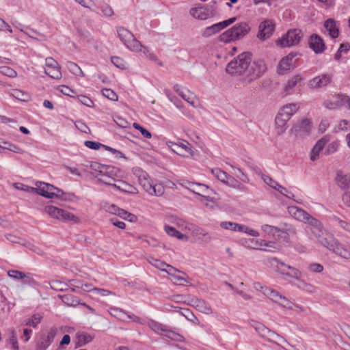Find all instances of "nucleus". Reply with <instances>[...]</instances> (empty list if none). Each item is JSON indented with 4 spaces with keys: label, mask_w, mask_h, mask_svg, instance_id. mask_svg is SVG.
I'll return each mask as SVG.
<instances>
[{
    "label": "nucleus",
    "mask_w": 350,
    "mask_h": 350,
    "mask_svg": "<svg viewBox=\"0 0 350 350\" xmlns=\"http://www.w3.org/2000/svg\"><path fill=\"white\" fill-rule=\"evenodd\" d=\"M252 59V54L244 52L228 63L226 72L230 75H242L246 77V71Z\"/></svg>",
    "instance_id": "obj_1"
},
{
    "label": "nucleus",
    "mask_w": 350,
    "mask_h": 350,
    "mask_svg": "<svg viewBox=\"0 0 350 350\" xmlns=\"http://www.w3.org/2000/svg\"><path fill=\"white\" fill-rule=\"evenodd\" d=\"M250 29V25L245 22L237 23L221 33L219 36V40L224 42H230L240 40L247 35Z\"/></svg>",
    "instance_id": "obj_2"
},
{
    "label": "nucleus",
    "mask_w": 350,
    "mask_h": 350,
    "mask_svg": "<svg viewBox=\"0 0 350 350\" xmlns=\"http://www.w3.org/2000/svg\"><path fill=\"white\" fill-rule=\"evenodd\" d=\"M307 230H309L317 239L318 241L324 247H329V241L332 239L321 222L314 217H312L307 224Z\"/></svg>",
    "instance_id": "obj_3"
},
{
    "label": "nucleus",
    "mask_w": 350,
    "mask_h": 350,
    "mask_svg": "<svg viewBox=\"0 0 350 350\" xmlns=\"http://www.w3.org/2000/svg\"><path fill=\"white\" fill-rule=\"evenodd\" d=\"M102 169L100 176L96 175L95 177L98 178L99 183L113 187V185H116L121 178L120 170L111 165H105Z\"/></svg>",
    "instance_id": "obj_4"
},
{
    "label": "nucleus",
    "mask_w": 350,
    "mask_h": 350,
    "mask_svg": "<svg viewBox=\"0 0 350 350\" xmlns=\"http://www.w3.org/2000/svg\"><path fill=\"white\" fill-rule=\"evenodd\" d=\"M44 211L51 217L64 222H72L78 224L80 222L79 218L67 210L59 208L54 206H46Z\"/></svg>",
    "instance_id": "obj_5"
},
{
    "label": "nucleus",
    "mask_w": 350,
    "mask_h": 350,
    "mask_svg": "<svg viewBox=\"0 0 350 350\" xmlns=\"http://www.w3.org/2000/svg\"><path fill=\"white\" fill-rule=\"evenodd\" d=\"M118 38L125 46L131 51H139L142 49V43L135 38L132 32L127 29L120 27L117 29Z\"/></svg>",
    "instance_id": "obj_6"
},
{
    "label": "nucleus",
    "mask_w": 350,
    "mask_h": 350,
    "mask_svg": "<svg viewBox=\"0 0 350 350\" xmlns=\"http://www.w3.org/2000/svg\"><path fill=\"white\" fill-rule=\"evenodd\" d=\"M267 66L262 59H257L249 63L247 70L246 71V77L249 81L255 80L261 77L267 70Z\"/></svg>",
    "instance_id": "obj_7"
},
{
    "label": "nucleus",
    "mask_w": 350,
    "mask_h": 350,
    "mask_svg": "<svg viewBox=\"0 0 350 350\" xmlns=\"http://www.w3.org/2000/svg\"><path fill=\"white\" fill-rule=\"evenodd\" d=\"M250 325L259 334V335L270 342L278 343L277 339L283 340V337L269 329L260 322L251 320Z\"/></svg>",
    "instance_id": "obj_8"
},
{
    "label": "nucleus",
    "mask_w": 350,
    "mask_h": 350,
    "mask_svg": "<svg viewBox=\"0 0 350 350\" xmlns=\"http://www.w3.org/2000/svg\"><path fill=\"white\" fill-rule=\"evenodd\" d=\"M301 31L299 29H294L288 31L280 39L276 41L278 46L281 47H289L299 44L301 38Z\"/></svg>",
    "instance_id": "obj_9"
},
{
    "label": "nucleus",
    "mask_w": 350,
    "mask_h": 350,
    "mask_svg": "<svg viewBox=\"0 0 350 350\" xmlns=\"http://www.w3.org/2000/svg\"><path fill=\"white\" fill-rule=\"evenodd\" d=\"M236 17H232L228 20H225L224 21L213 24L211 26L207 27L204 30L202 35L204 37H210L219 32L220 31L227 27L228 26L232 25L236 21Z\"/></svg>",
    "instance_id": "obj_10"
},
{
    "label": "nucleus",
    "mask_w": 350,
    "mask_h": 350,
    "mask_svg": "<svg viewBox=\"0 0 350 350\" xmlns=\"http://www.w3.org/2000/svg\"><path fill=\"white\" fill-rule=\"evenodd\" d=\"M332 75L324 73L309 80L308 82V85L311 89L322 88L331 83L332 81Z\"/></svg>",
    "instance_id": "obj_11"
},
{
    "label": "nucleus",
    "mask_w": 350,
    "mask_h": 350,
    "mask_svg": "<svg viewBox=\"0 0 350 350\" xmlns=\"http://www.w3.org/2000/svg\"><path fill=\"white\" fill-rule=\"evenodd\" d=\"M297 55V53H290L280 61L278 65L279 74L284 75L295 68L296 60L294 58Z\"/></svg>",
    "instance_id": "obj_12"
},
{
    "label": "nucleus",
    "mask_w": 350,
    "mask_h": 350,
    "mask_svg": "<svg viewBox=\"0 0 350 350\" xmlns=\"http://www.w3.org/2000/svg\"><path fill=\"white\" fill-rule=\"evenodd\" d=\"M185 187L193 193L200 196V201L204 202V200H209L208 196H205L208 191V187L204 184L196 183L192 182H187Z\"/></svg>",
    "instance_id": "obj_13"
},
{
    "label": "nucleus",
    "mask_w": 350,
    "mask_h": 350,
    "mask_svg": "<svg viewBox=\"0 0 350 350\" xmlns=\"http://www.w3.org/2000/svg\"><path fill=\"white\" fill-rule=\"evenodd\" d=\"M45 73L53 79H60L62 72L58 62L52 57L46 58Z\"/></svg>",
    "instance_id": "obj_14"
},
{
    "label": "nucleus",
    "mask_w": 350,
    "mask_h": 350,
    "mask_svg": "<svg viewBox=\"0 0 350 350\" xmlns=\"http://www.w3.org/2000/svg\"><path fill=\"white\" fill-rule=\"evenodd\" d=\"M288 212L290 215L295 219L301 221L306 224H307L309 220H310V219L312 217V215H310L304 209L296 206H288Z\"/></svg>",
    "instance_id": "obj_15"
},
{
    "label": "nucleus",
    "mask_w": 350,
    "mask_h": 350,
    "mask_svg": "<svg viewBox=\"0 0 350 350\" xmlns=\"http://www.w3.org/2000/svg\"><path fill=\"white\" fill-rule=\"evenodd\" d=\"M189 305L205 314H211L213 312L211 305L205 300L192 297L189 299Z\"/></svg>",
    "instance_id": "obj_16"
},
{
    "label": "nucleus",
    "mask_w": 350,
    "mask_h": 350,
    "mask_svg": "<svg viewBox=\"0 0 350 350\" xmlns=\"http://www.w3.org/2000/svg\"><path fill=\"white\" fill-rule=\"evenodd\" d=\"M275 28V25L272 21L267 19L261 22L259 25V31L258 33V38L260 40H265L269 38L273 33Z\"/></svg>",
    "instance_id": "obj_17"
},
{
    "label": "nucleus",
    "mask_w": 350,
    "mask_h": 350,
    "mask_svg": "<svg viewBox=\"0 0 350 350\" xmlns=\"http://www.w3.org/2000/svg\"><path fill=\"white\" fill-rule=\"evenodd\" d=\"M53 190H55V187L53 185L40 182L36 183V187H29L27 191L36 192L42 196L49 198V196L53 195Z\"/></svg>",
    "instance_id": "obj_18"
},
{
    "label": "nucleus",
    "mask_w": 350,
    "mask_h": 350,
    "mask_svg": "<svg viewBox=\"0 0 350 350\" xmlns=\"http://www.w3.org/2000/svg\"><path fill=\"white\" fill-rule=\"evenodd\" d=\"M304 80V77L301 74H297L286 81L284 85V91L286 94H293L297 87L298 83L301 82Z\"/></svg>",
    "instance_id": "obj_19"
},
{
    "label": "nucleus",
    "mask_w": 350,
    "mask_h": 350,
    "mask_svg": "<svg viewBox=\"0 0 350 350\" xmlns=\"http://www.w3.org/2000/svg\"><path fill=\"white\" fill-rule=\"evenodd\" d=\"M174 90L180 95L185 100L188 102L193 107H196V96L185 88L181 87L176 84L174 86Z\"/></svg>",
    "instance_id": "obj_20"
},
{
    "label": "nucleus",
    "mask_w": 350,
    "mask_h": 350,
    "mask_svg": "<svg viewBox=\"0 0 350 350\" xmlns=\"http://www.w3.org/2000/svg\"><path fill=\"white\" fill-rule=\"evenodd\" d=\"M138 181L140 185L148 193H155V188L150 182V178L146 172L139 170L137 172Z\"/></svg>",
    "instance_id": "obj_21"
},
{
    "label": "nucleus",
    "mask_w": 350,
    "mask_h": 350,
    "mask_svg": "<svg viewBox=\"0 0 350 350\" xmlns=\"http://www.w3.org/2000/svg\"><path fill=\"white\" fill-rule=\"evenodd\" d=\"M310 120L308 119H304L300 122L295 124L291 131L296 136H302L310 131Z\"/></svg>",
    "instance_id": "obj_22"
},
{
    "label": "nucleus",
    "mask_w": 350,
    "mask_h": 350,
    "mask_svg": "<svg viewBox=\"0 0 350 350\" xmlns=\"http://www.w3.org/2000/svg\"><path fill=\"white\" fill-rule=\"evenodd\" d=\"M310 46L316 53H323L325 49L323 40L317 34L311 36Z\"/></svg>",
    "instance_id": "obj_23"
},
{
    "label": "nucleus",
    "mask_w": 350,
    "mask_h": 350,
    "mask_svg": "<svg viewBox=\"0 0 350 350\" xmlns=\"http://www.w3.org/2000/svg\"><path fill=\"white\" fill-rule=\"evenodd\" d=\"M190 14L193 18L199 20H206L213 16L212 13L204 7L192 8L190 10Z\"/></svg>",
    "instance_id": "obj_24"
},
{
    "label": "nucleus",
    "mask_w": 350,
    "mask_h": 350,
    "mask_svg": "<svg viewBox=\"0 0 350 350\" xmlns=\"http://www.w3.org/2000/svg\"><path fill=\"white\" fill-rule=\"evenodd\" d=\"M299 107L297 104L290 103L282 107L278 113L283 116L286 120H290L291 116L297 112Z\"/></svg>",
    "instance_id": "obj_25"
},
{
    "label": "nucleus",
    "mask_w": 350,
    "mask_h": 350,
    "mask_svg": "<svg viewBox=\"0 0 350 350\" xmlns=\"http://www.w3.org/2000/svg\"><path fill=\"white\" fill-rule=\"evenodd\" d=\"M267 265L280 274L281 271H286V269L290 267V265H286L275 257L267 258Z\"/></svg>",
    "instance_id": "obj_26"
},
{
    "label": "nucleus",
    "mask_w": 350,
    "mask_h": 350,
    "mask_svg": "<svg viewBox=\"0 0 350 350\" xmlns=\"http://www.w3.org/2000/svg\"><path fill=\"white\" fill-rule=\"evenodd\" d=\"M113 188L131 194H137L138 193V190L136 187L120 180V178H119L116 185H113Z\"/></svg>",
    "instance_id": "obj_27"
},
{
    "label": "nucleus",
    "mask_w": 350,
    "mask_h": 350,
    "mask_svg": "<svg viewBox=\"0 0 350 350\" xmlns=\"http://www.w3.org/2000/svg\"><path fill=\"white\" fill-rule=\"evenodd\" d=\"M288 120L284 119L283 116L278 113L275 119V125L277 134L281 135L287 129V122Z\"/></svg>",
    "instance_id": "obj_28"
},
{
    "label": "nucleus",
    "mask_w": 350,
    "mask_h": 350,
    "mask_svg": "<svg viewBox=\"0 0 350 350\" xmlns=\"http://www.w3.org/2000/svg\"><path fill=\"white\" fill-rule=\"evenodd\" d=\"M329 245H330V247H327L329 250L333 251L336 254H338L345 258H348L349 257V256H350L349 252L346 249H344L340 245L336 244L334 243V240L333 239V238L329 241Z\"/></svg>",
    "instance_id": "obj_29"
},
{
    "label": "nucleus",
    "mask_w": 350,
    "mask_h": 350,
    "mask_svg": "<svg viewBox=\"0 0 350 350\" xmlns=\"http://www.w3.org/2000/svg\"><path fill=\"white\" fill-rule=\"evenodd\" d=\"M324 27L329 31V34L332 38H336L338 36V29L336 26V23L334 19L329 18L325 21Z\"/></svg>",
    "instance_id": "obj_30"
},
{
    "label": "nucleus",
    "mask_w": 350,
    "mask_h": 350,
    "mask_svg": "<svg viewBox=\"0 0 350 350\" xmlns=\"http://www.w3.org/2000/svg\"><path fill=\"white\" fill-rule=\"evenodd\" d=\"M149 262L154 267H156L161 271H169V270H173L175 272L179 271L177 269L173 267L172 266H171L160 260H157L155 258H151V260H149Z\"/></svg>",
    "instance_id": "obj_31"
},
{
    "label": "nucleus",
    "mask_w": 350,
    "mask_h": 350,
    "mask_svg": "<svg viewBox=\"0 0 350 350\" xmlns=\"http://www.w3.org/2000/svg\"><path fill=\"white\" fill-rule=\"evenodd\" d=\"M327 141L322 138L319 139L313 147L310 153V159L312 161H315L318 159L319 152L323 150L325 146Z\"/></svg>",
    "instance_id": "obj_32"
},
{
    "label": "nucleus",
    "mask_w": 350,
    "mask_h": 350,
    "mask_svg": "<svg viewBox=\"0 0 350 350\" xmlns=\"http://www.w3.org/2000/svg\"><path fill=\"white\" fill-rule=\"evenodd\" d=\"M59 298L65 304L69 306H75L80 304V299L71 294L59 295Z\"/></svg>",
    "instance_id": "obj_33"
},
{
    "label": "nucleus",
    "mask_w": 350,
    "mask_h": 350,
    "mask_svg": "<svg viewBox=\"0 0 350 350\" xmlns=\"http://www.w3.org/2000/svg\"><path fill=\"white\" fill-rule=\"evenodd\" d=\"M92 340V337L87 333H77L75 336L76 348L82 347Z\"/></svg>",
    "instance_id": "obj_34"
},
{
    "label": "nucleus",
    "mask_w": 350,
    "mask_h": 350,
    "mask_svg": "<svg viewBox=\"0 0 350 350\" xmlns=\"http://www.w3.org/2000/svg\"><path fill=\"white\" fill-rule=\"evenodd\" d=\"M49 198L56 197L64 200L70 201L74 198L75 196L72 193H65L62 190L55 187V190H53V195L49 196Z\"/></svg>",
    "instance_id": "obj_35"
},
{
    "label": "nucleus",
    "mask_w": 350,
    "mask_h": 350,
    "mask_svg": "<svg viewBox=\"0 0 350 350\" xmlns=\"http://www.w3.org/2000/svg\"><path fill=\"white\" fill-rule=\"evenodd\" d=\"M6 238L9 241H10L12 243L20 244V245H23L29 249H32L31 247H33V244H31L30 242H29L26 240H24V239H23L14 234H7Z\"/></svg>",
    "instance_id": "obj_36"
},
{
    "label": "nucleus",
    "mask_w": 350,
    "mask_h": 350,
    "mask_svg": "<svg viewBox=\"0 0 350 350\" xmlns=\"http://www.w3.org/2000/svg\"><path fill=\"white\" fill-rule=\"evenodd\" d=\"M8 93L10 96L21 101L27 102L30 100L29 94L21 90L14 89L9 91Z\"/></svg>",
    "instance_id": "obj_37"
},
{
    "label": "nucleus",
    "mask_w": 350,
    "mask_h": 350,
    "mask_svg": "<svg viewBox=\"0 0 350 350\" xmlns=\"http://www.w3.org/2000/svg\"><path fill=\"white\" fill-rule=\"evenodd\" d=\"M166 145L167 146V147L170 149H171L173 152L176 153L177 154H178L181 157H188V155H187L188 154H187L185 152V150H184L185 148L180 147L179 144L175 143V142H173L171 141H168L166 142Z\"/></svg>",
    "instance_id": "obj_38"
},
{
    "label": "nucleus",
    "mask_w": 350,
    "mask_h": 350,
    "mask_svg": "<svg viewBox=\"0 0 350 350\" xmlns=\"http://www.w3.org/2000/svg\"><path fill=\"white\" fill-rule=\"evenodd\" d=\"M42 319V314L40 313H36L33 314L30 318H29L27 321H25V325L27 326H30L33 328H36L37 327L38 324L40 323Z\"/></svg>",
    "instance_id": "obj_39"
},
{
    "label": "nucleus",
    "mask_w": 350,
    "mask_h": 350,
    "mask_svg": "<svg viewBox=\"0 0 350 350\" xmlns=\"http://www.w3.org/2000/svg\"><path fill=\"white\" fill-rule=\"evenodd\" d=\"M263 294L273 301L278 303L280 299H281V294L273 289L265 287L263 290Z\"/></svg>",
    "instance_id": "obj_40"
},
{
    "label": "nucleus",
    "mask_w": 350,
    "mask_h": 350,
    "mask_svg": "<svg viewBox=\"0 0 350 350\" xmlns=\"http://www.w3.org/2000/svg\"><path fill=\"white\" fill-rule=\"evenodd\" d=\"M148 327L155 333L163 335V332L166 330V325L159 323L154 320L149 321Z\"/></svg>",
    "instance_id": "obj_41"
},
{
    "label": "nucleus",
    "mask_w": 350,
    "mask_h": 350,
    "mask_svg": "<svg viewBox=\"0 0 350 350\" xmlns=\"http://www.w3.org/2000/svg\"><path fill=\"white\" fill-rule=\"evenodd\" d=\"M288 269L291 270V272H288L286 271H281V274L298 280L301 278L302 273L298 269L290 266L288 267Z\"/></svg>",
    "instance_id": "obj_42"
},
{
    "label": "nucleus",
    "mask_w": 350,
    "mask_h": 350,
    "mask_svg": "<svg viewBox=\"0 0 350 350\" xmlns=\"http://www.w3.org/2000/svg\"><path fill=\"white\" fill-rule=\"evenodd\" d=\"M341 95L338 94L336 96V100H326L323 103L325 107L329 109H335L341 105Z\"/></svg>",
    "instance_id": "obj_43"
},
{
    "label": "nucleus",
    "mask_w": 350,
    "mask_h": 350,
    "mask_svg": "<svg viewBox=\"0 0 350 350\" xmlns=\"http://www.w3.org/2000/svg\"><path fill=\"white\" fill-rule=\"evenodd\" d=\"M166 272L172 277V280L174 284L178 285H184L185 283H189L186 278L183 276L176 275L173 270L166 271Z\"/></svg>",
    "instance_id": "obj_44"
},
{
    "label": "nucleus",
    "mask_w": 350,
    "mask_h": 350,
    "mask_svg": "<svg viewBox=\"0 0 350 350\" xmlns=\"http://www.w3.org/2000/svg\"><path fill=\"white\" fill-rule=\"evenodd\" d=\"M50 286L56 291H64L68 288V284L59 280H53L50 282Z\"/></svg>",
    "instance_id": "obj_45"
},
{
    "label": "nucleus",
    "mask_w": 350,
    "mask_h": 350,
    "mask_svg": "<svg viewBox=\"0 0 350 350\" xmlns=\"http://www.w3.org/2000/svg\"><path fill=\"white\" fill-rule=\"evenodd\" d=\"M66 66L68 69L74 75L77 76H84V73L81 69V68L75 63L72 62H68L66 64Z\"/></svg>",
    "instance_id": "obj_46"
},
{
    "label": "nucleus",
    "mask_w": 350,
    "mask_h": 350,
    "mask_svg": "<svg viewBox=\"0 0 350 350\" xmlns=\"http://www.w3.org/2000/svg\"><path fill=\"white\" fill-rule=\"evenodd\" d=\"M226 185H227L229 187L239 189L241 190H243L245 189V187L243 185H242L239 180L235 179L234 177L231 176H228L227 180H226Z\"/></svg>",
    "instance_id": "obj_47"
},
{
    "label": "nucleus",
    "mask_w": 350,
    "mask_h": 350,
    "mask_svg": "<svg viewBox=\"0 0 350 350\" xmlns=\"http://www.w3.org/2000/svg\"><path fill=\"white\" fill-rule=\"evenodd\" d=\"M163 336L175 341L180 342L183 340V337L181 335L169 329L167 327H166V330L163 332Z\"/></svg>",
    "instance_id": "obj_48"
},
{
    "label": "nucleus",
    "mask_w": 350,
    "mask_h": 350,
    "mask_svg": "<svg viewBox=\"0 0 350 350\" xmlns=\"http://www.w3.org/2000/svg\"><path fill=\"white\" fill-rule=\"evenodd\" d=\"M212 173L219 180L224 183H226V180L229 176L226 172L219 168L212 170Z\"/></svg>",
    "instance_id": "obj_49"
},
{
    "label": "nucleus",
    "mask_w": 350,
    "mask_h": 350,
    "mask_svg": "<svg viewBox=\"0 0 350 350\" xmlns=\"http://www.w3.org/2000/svg\"><path fill=\"white\" fill-rule=\"evenodd\" d=\"M10 334V342L12 345V349L14 350H18V338L17 335L16 333V331L14 328H12L9 330Z\"/></svg>",
    "instance_id": "obj_50"
},
{
    "label": "nucleus",
    "mask_w": 350,
    "mask_h": 350,
    "mask_svg": "<svg viewBox=\"0 0 350 350\" xmlns=\"http://www.w3.org/2000/svg\"><path fill=\"white\" fill-rule=\"evenodd\" d=\"M338 185L342 189L350 191V176H342L338 178Z\"/></svg>",
    "instance_id": "obj_51"
},
{
    "label": "nucleus",
    "mask_w": 350,
    "mask_h": 350,
    "mask_svg": "<svg viewBox=\"0 0 350 350\" xmlns=\"http://www.w3.org/2000/svg\"><path fill=\"white\" fill-rule=\"evenodd\" d=\"M338 185L342 189L350 191V176H342L338 178Z\"/></svg>",
    "instance_id": "obj_52"
},
{
    "label": "nucleus",
    "mask_w": 350,
    "mask_h": 350,
    "mask_svg": "<svg viewBox=\"0 0 350 350\" xmlns=\"http://www.w3.org/2000/svg\"><path fill=\"white\" fill-rule=\"evenodd\" d=\"M241 224L231 222V221H222L220 224V227L226 229L230 230L232 231H239V227Z\"/></svg>",
    "instance_id": "obj_53"
},
{
    "label": "nucleus",
    "mask_w": 350,
    "mask_h": 350,
    "mask_svg": "<svg viewBox=\"0 0 350 350\" xmlns=\"http://www.w3.org/2000/svg\"><path fill=\"white\" fill-rule=\"evenodd\" d=\"M111 63L118 68H120L122 70L126 68V62L120 57H111Z\"/></svg>",
    "instance_id": "obj_54"
},
{
    "label": "nucleus",
    "mask_w": 350,
    "mask_h": 350,
    "mask_svg": "<svg viewBox=\"0 0 350 350\" xmlns=\"http://www.w3.org/2000/svg\"><path fill=\"white\" fill-rule=\"evenodd\" d=\"M193 232L196 236L204 237L206 241H210L212 239L208 232L202 228L196 227Z\"/></svg>",
    "instance_id": "obj_55"
},
{
    "label": "nucleus",
    "mask_w": 350,
    "mask_h": 350,
    "mask_svg": "<svg viewBox=\"0 0 350 350\" xmlns=\"http://www.w3.org/2000/svg\"><path fill=\"white\" fill-rule=\"evenodd\" d=\"M0 72L7 77L14 78L17 76L16 72L12 68L6 66L0 67Z\"/></svg>",
    "instance_id": "obj_56"
},
{
    "label": "nucleus",
    "mask_w": 350,
    "mask_h": 350,
    "mask_svg": "<svg viewBox=\"0 0 350 350\" xmlns=\"http://www.w3.org/2000/svg\"><path fill=\"white\" fill-rule=\"evenodd\" d=\"M288 234L286 231L276 227V231L275 232L273 238L278 240L287 241L288 239Z\"/></svg>",
    "instance_id": "obj_57"
},
{
    "label": "nucleus",
    "mask_w": 350,
    "mask_h": 350,
    "mask_svg": "<svg viewBox=\"0 0 350 350\" xmlns=\"http://www.w3.org/2000/svg\"><path fill=\"white\" fill-rule=\"evenodd\" d=\"M102 94L106 98L111 100H117L118 96L117 94L111 89L104 88L102 90Z\"/></svg>",
    "instance_id": "obj_58"
},
{
    "label": "nucleus",
    "mask_w": 350,
    "mask_h": 350,
    "mask_svg": "<svg viewBox=\"0 0 350 350\" xmlns=\"http://www.w3.org/2000/svg\"><path fill=\"white\" fill-rule=\"evenodd\" d=\"M77 3H79L81 6L89 8L92 11H96L94 7L96 5L93 0H75Z\"/></svg>",
    "instance_id": "obj_59"
},
{
    "label": "nucleus",
    "mask_w": 350,
    "mask_h": 350,
    "mask_svg": "<svg viewBox=\"0 0 350 350\" xmlns=\"http://www.w3.org/2000/svg\"><path fill=\"white\" fill-rule=\"evenodd\" d=\"M68 286L72 292H78L77 289H81L82 282L77 280H72L69 281Z\"/></svg>",
    "instance_id": "obj_60"
},
{
    "label": "nucleus",
    "mask_w": 350,
    "mask_h": 350,
    "mask_svg": "<svg viewBox=\"0 0 350 350\" xmlns=\"http://www.w3.org/2000/svg\"><path fill=\"white\" fill-rule=\"evenodd\" d=\"M22 281L23 284L33 286L36 284V280L32 278L31 274L30 273H24Z\"/></svg>",
    "instance_id": "obj_61"
},
{
    "label": "nucleus",
    "mask_w": 350,
    "mask_h": 350,
    "mask_svg": "<svg viewBox=\"0 0 350 350\" xmlns=\"http://www.w3.org/2000/svg\"><path fill=\"white\" fill-rule=\"evenodd\" d=\"M133 125L135 129L140 131V133L144 137L148 138V139L151 138L152 135L146 129L144 128L140 124H139L138 123H136V122H134Z\"/></svg>",
    "instance_id": "obj_62"
},
{
    "label": "nucleus",
    "mask_w": 350,
    "mask_h": 350,
    "mask_svg": "<svg viewBox=\"0 0 350 350\" xmlns=\"http://www.w3.org/2000/svg\"><path fill=\"white\" fill-rule=\"evenodd\" d=\"M180 147L185 148V152L189 154L191 157H193L195 155L194 151L191 148V145L187 141H183L179 143Z\"/></svg>",
    "instance_id": "obj_63"
},
{
    "label": "nucleus",
    "mask_w": 350,
    "mask_h": 350,
    "mask_svg": "<svg viewBox=\"0 0 350 350\" xmlns=\"http://www.w3.org/2000/svg\"><path fill=\"white\" fill-rule=\"evenodd\" d=\"M261 230L265 234H267L268 235L273 237L275 232L276 231V227L268 224H265L261 226Z\"/></svg>",
    "instance_id": "obj_64"
}]
</instances>
